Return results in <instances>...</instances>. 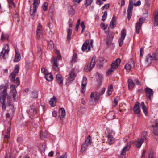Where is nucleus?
<instances>
[{
  "mask_svg": "<svg viewBox=\"0 0 158 158\" xmlns=\"http://www.w3.org/2000/svg\"><path fill=\"white\" fill-rule=\"evenodd\" d=\"M67 155L66 153H64L61 155L59 158H66Z\"/></svg>",
  "mask_w": 158,
  "mask_h": 158,
  "instance_id": "obj_59",
  "label": "nucleus"
},
{
  "mask_svg": "<svg viewBox=\"0 0 158 158\" xmlns=\"http://www.w3.org/2000/svg\"><path fill=\"white\" fill-rule=\"evenodd\" d=\"M105 88H103L100 92H95V96L94 98V101L97 102L99 98L105 92Z\"/></svg>",
  "mask_w": 158,
  "mask_h": 158,
  "instance_id": "obj_20",
  "label": "nucleus"
},
{
  "mask_svg": "<svg viewBox=\"0 0 158 158\" xmlns=\"http://www.w3.org/2000/svg\"><path fill=\"white\" fill-rule=\"evenodd\" d=\"M89 45V40H86L83 44L82 47V50L84 51L88 52V48Z\"/></svg>",
  "mask_w": 158,
  "mask_h": 158,
  "instance_id": "obj_19",
  "label": "nucleus"
},
{
  "mask_svg": "<svg viewBox=\"0 0 158 158\" xmlns=\"http://www.w3.org/2000/svg\"><path fill=\"white\" fill-rule=\"evenodd\" d=\"M40 136L41 138H43L44 137V138H46L47 135L45 133L41 132L40 134Z\"/></svg>",
  "mask_w": 158,
  "mask_h": 158,
  "instance_id": "obj_56",
  "label": "nucleus"
},
{
  "mask_svg": "<svg viewBox=\"0 0 158 158\" xmlns=\"http://www.w3.org/2000/svg\"><path fill=\"white\" fill-rule=\"evenodd\" d=\"M154 133L156 135H158V127L155 126L154 127Z\"/></svg>",
  "mask_w": 158,
  "mask_h": 158,
  "instance_id": "obj_51",
  "label": "nucleus"
},
{
  "mask_svg": "<svg viewBox=\"0 0 158 158\" xmlns=\"http://www.w3.org/2000/svg\"><path fill=\"white\" fill-rule=\"evenodd\" d=\"M56 79L57 82L61 85L63 84V78L62 76L59 73L56 76Z\"/></svg>",
  "mask_w": 158,
  "mask_h": 158,
  "instance_id": "obj_24",
  "label": "nucleus"
},
{
  "mask_svg": "<svg viewBox=\"0 0 158 158\" xmlns=\"http://www.w3.org/2000/svg\"><path fill=\"white\" fill-rule=\"evenodd\" d=\"M141 5V1L140 0L138 1L135 4H134V6H139Z\"/></svg>",
  "mask_w": 158,
  "mask_h": 158,
  "instance_id": "obj_63",
  "label": "nucleus"
},
{
  "mask_svg": "<svg viewBox=\"0 0 158 158\" xmlns=\"http://www.w3.org/2000/svg\"><path fill=\"white\" fill-rule=\"evenodd\" d=\"M133 1L130 0L127 9V18L129 20L131 19L132 16V11L133 8Z\"/></svg>",
  "mask_w": 158,
  "mask_h": 158,
  "instance_id": "obj_9",
  "label": "nucleus"
},
{
  "mask_svg": "<svg viewBox=\"0 0 158 158\" xmlns=\"http://www.w3.org/2000/svg\"><path fill=\"white\" fill-rule=\"evenodd\" d=\"M75 77L76 74L74 73V69H72L69 73L68 77L66 79L67 82H69L73 81Z\"/></svg>",
  "mask_w": 158,
  "mask_h": 158,
  "instance_id": "obj_11",
  "label": "nucleus"
},
{
  "mask_svg": "<svg viewBox=\"0 0 158 158\" xmlns=\"http://www.w3.org/2000/svg\"><path fill=\"white\" fill-rule=\"evenodd\" d=\"M115 20H112L110 23V26L112 28H114L115 27L114 23Z\"/></svg>",
  "mask_w": 158,
  "mask_h": 158,
  "instance_id": "obj_53",
  "label": "nucleus"
},
{
  "mask_svg": "<svg viewBox=\"0 0 158 158\" xmlns=\"http://www.w3.org/2000/svg\"><path fill=\"white\" fill-rule=\"evenodd\" d=\"M42 31V26L41 24L39 23L37 26L36 31Z\"/></svg>",
  "mask_w": 158,
  "mask_h": 158,
  "instance_id": "obj_54",
  "label": "nucleus"
},
{
  "mask_svg": "<svg viewBox=\"0 0 158 158\" xmlns=\"http://www.w3.org/2000/svg\"><path fill=\"white\" fill-rule=\"evenodd\" d=\"M131 145V142H128L127 143L126 146L124 147L122 150L121 155L123 156L125 155L126 151H128L130 149Z\"/></svg>",
  "mask_w": 158,
  "mask_h": 158,
  "instance_id": "obj_15",
  "label": "nucleus"
},
{
  "mask_svg": "<svg viewBox=\"0 0 158 158\" xmlns=\"http://www.w3.org/2000/svg\"><path fill=\"white\" fill-rule=\"evenodd\" d=\"M72 30L71 28L67 29V41L68 42H69L71 40V36L72 34Z\"/></svg>",
  "mask_w": 158,
  "mask_h": 158,
  "instance_id": "obj_29",
  "label": "nucleus"
},
{
  "mask_svg": "<svg viewBox=\"0 0 158 158\" xmlns=\"http://www.w3.org/2000/svg\"><path fill=\"white\" fill-rule=\"evenodd\" d=\"M15 58L14 60V61L15 62H19L21 59V56L19 51L18 49L16 48H15Z\"/></svg>",
  "mask_w": 158,
  "mask_h": 158,
  "instance_id": "obj_17",
  "label": "nucleus"
},
{
  "mask_svg": "<svg viewBox=\"0 0 158 158\" xmlns=\"http://www.w3.org/2000/svg\"><path fill=\"white\" fill-rule=\"evenodd\" d=\"M144 141V138L139 139L135 141L134 143L136 147L140 148Z\"/></svg>",
  "mask_w": 158,
  "mask_h": 158,
  "instance_id": "obj_22",
  "label": "nucleus"
},
{
  "mask_svg": "<svg viewBox=\"0 0 158 158\" xmlns=\"http://www.w3.org/2000/svg\"><path fill=\"white\" fill-rule=\"evenodd\" d=\"M9 6L10 8H13L15 7V5L13 2V0H7Z\"/></svg>",
  "mask_w": 158,
  "mask_h": 158,
  "instance_id": "obj_36",
  "label": "nucleus"
},
{
  "mask_svg": "<svg viewBox=\"0 0 158 158\" xmlns=\"http://www.w3.org/2000/svg\"><path fill=\"white\" fill-rule=\"evenodd\" d=\"M90 138L91 137L90 135H89L84 143H85L86 145L88 146L90 145L91 144Z\"/></svg>",
  "mask_w": 158,
  "mask_h": 158,
  "instance_id": "obj_40",
  "label": "nucleus"
},
{
  "mask_svg": "<svg viewBox=\"0 0 158 158\" xmlns=\"http://www.w3.org/2000/svg\"><path fill=\"white\" fill-rule=\"evenodd\" d=\"M155 60L156 59L155 54L153 53L152 56L150 55H148L146 58L145 62L147 65H148L151 64L153 60Z\"/></svg>",
  "mask_w": 158,
  "mask_h": 158,
  "instance_id": "obj_12",
  "label": "nucleus"
},
{
  "mask_svg": "<svg viewBox=\"0 0 158 158\" xmlns=\"http://www.w3.org/2000/svg\"><path fill=\"white\" fill-rule=\"evenodd\" d=\"M93 0H85L84 4L86 7L91 5L93 2Z\"/></svg>",
  "mask_w": 158,
  "mask_h": 158,
  "instance_id": "obj_39",
  "label": "nucleus"
},
{
  "mask_svg": "<svg viewBox=\"0 0 158 158\" xmlns=\"http://www.w3.org/2000/svg\"><path fill=\"white\" fill-rule=\"evenodd\" d=\"M7 87L3 85L0 86V102L2 105V108L3 110L6 108V98L7 95Z\"/></svg>",
  "mask_w": 158,
  "mask_h": 158,
  "instance_id": "obj_2",
  "label": "nucleus"
},
{
  "mask_svg": "<svg viewBox=\"0 0 158 158\" xmlns=\"http://www.w3.org/2000/svg\"><path fill=\"white\" fill-rule=\"evenodd\" d=\"M128 88L129 89H131L135 86V84L133 82L132 80L129 79L127 80Z\"/></svg>",
  "mask_w": 158,
  "mask_h": 158,
  "instance_id": "obj_27",
  "label": "nucleus"
},
{
  "mask_svg": "<svg viewBox=\"0 0 158 158\" xmlns=\"http://www.w3.org/2000/svg\"><path fill=\"white\" fill-rule=\"evenodd\" d=\"M37 53L39 56L41 55L42 53L41 49L40 46L38 47Z\"/></svg>",
  "mask_w": 158,
  "mask_h": 158,
  "instance_id": "obj_58",
  "label": "nucleus"
},
{
  "mask_svg": "<svg viewBox=\"0 0 158 158\" xmlns=\"http://www.w3.org/2000/svg\"><path fill=\"white\" fill-rule=\"evenodd\" d=\"M12 16L13 17V20L16 22H19V17L17 12L16 11H15L13 13Z\"/></svg>",
  "mask_w": 158,
  "mask_h": 158,
  "instance_id": "obj_33",
  "label": "nucleus"
},
{
  "mask_svg": "<svg viewBox=\"0 0 158 158\" xmlns=\"http://www.w3.org/2000/svg\"><path fill=\"white\" fill-rule=\"evenodd\" d=\"M87 79L85 77H83L82 81L81 91L82 93L85 92L86 89V86L87 84Z\"/></svg>",
  "mask_w": 158,
  "mask_h": 158,
  "instance_id": "obj_16",
  "label": "nucleus"
},
{
  "mask_svg": "<svg viewBox=\"0 0 158 158\" xmlns=\"http://www.w3.org/2000/svg\"><path fill=\"white\" fill-rule=\"evenodd\" d=\"M95 58L94 57L92 58L91 62L88 64L84 68V70L86 72L91 71L95 64Z\"/></svg>",
  "mask_w": 158,
  "mask_h": 158,
  "instance_id": "obj_8",
  "label": "nucleus"
},
{
  "mask_svg": "<svg viewBox=\"0 0 158 158\" xmlns=\"http://www.w3.org/2000/svg\"><path fill=\"white\" fill-rule=\"evenodd\" d=\"M145 91L146 93L147 98L151 99V97L153 95V93L152 90L149 87H147L145 89Z\"/></svg>",
  "mask_w": 158,
  "mask_h": 158,
  "instance_id": "obj_14",
  "label": "nucleus"
},
{
  "mask_svg": "<svg viewBox=\"0 0 158 158\" xmlns=\"http://www.w3.org/2000/svg\"><path fill=\"white\" fill-rule=\"evenodd\" d=\"M126 35V30L124 29H123L121 32V36L118 40L119 46L121 47L123 44V41Z\"/></svg>",
  "mask_w": 158,
  "mask_h": 158,
  "instance_id": "obj_10",
  "label": "nucleus"
},
{
  "mask_svg": "<svg viewBox=\"0 0 158 158\" xmlns=\"http://www.w3.org/2000/svg\"><path fill=\"white\" fill-rule=\"evenodd\" d=\"M69 28H72V23L71 22V20L69 19Z\"/></svg>",
  "mask_w": 158,
  "mask_h": 158,
  "instance_id": "obj_64",
  "label": "nucleus"
},
{
  "mask_svg": "<svg viewBox=\"0 0 158 158\" xmlns=\"http://www.w3.org/2000/svg\"><path fill=\"white\" fill-rule=\"evenodd\" d=\"M148 158H155L154 153L152 151L149 152Z\"/></svg>",
  "mask_w": 158,
  "mask_h": 158,
  "instance_id": "obj_49",
  "label": "nucleus"
},
{
  "mask_svg": "<svg viewBox=\"0 0 158 158\" xmlns=\"http://www.w3.org/2000/svg\"><path fill=\"white\" fill-rule=\"evenodd\" d=\"M88 146L85 143H83L81 146V151L82 152H84L87 149Z\"/></svg>",
  "mask_w": 158,
  "mask_h": 158,
  "instance_id": "obj_42",
  "label": "nucleus"
},
{
  "mask_svg": "<svg viewBox=\"0 0 158 158\" xmlns=\"http://www.w3.org/2000/svg\"><path fill=\"white\" fill-rule=\"evenodd\" d=\"M101 27L102 29L105 30L107 26H106L104 23H102L101 24Z\"/></svg>",
  "mask_w": 158,
  "mask_h": 158,
  "instance_id": "obj_60",
  "label": "nucleus"
},
{
  "mask_svg": "<svg viewBox=\"0 0 158 158\" xmlns=\"http://www.w3.org/2000/svg\"><path fill=\"white\" fill-rule=\"evenodd\" d=\"M113 35L111 33L107 35L106 39V44L108 45L111 44L113 39Z\"/></svg>",
  "mask_w": 158,
  "mask_h": 158,
  "instance_id": "obj_25",
  "label": "nucleus"
},
{
  "mask_svg": "<svg viewBox=\"0 0 158 158\" xmlns=\"http://www.w3.org/2000/svg\"><path fill=\"white\" fill-rule=\"evenodd\" d=\"M60 114L59 116L61 119L64 118L66 115L65 109L63 108L59 109Z\"/></svg>",
  "mask_w": 158,
  "mask_h": 158,
  "instance_id": "obj_26",
  "label": "nucleus"
},
{
  "mask_svg": "<svg viewBox=\"0 0 158 158\" xmlns=\"http://www.w3.org/2000/svg\"><path fill=\"white\" fill-rule=\"evenodd\" d=\"M10 88L11 91L10 94V95L7 97L8 103L10 108L11 111H14V106L12 104V102L13 99L15 102H17L18 101L17 99V93L16 92L15 85H11Z\"/></svg>",
  "mask_w": 158,
  "mask_h": 158,
  "instance_id": "obj_1",
  "label": "nucleus"
},
{
  "mask_svg": "<svg viewBox=\"0 0 158 158\" xmlns=\"http://www.w3.org/2000/svg\"><path fill=\"white\" fill-rule=\"evenodd\" d=\"M54 44L52 41H50L48 44V47L49 49H52L54 47Z\"/></svg>",
  "mask_w": 158,
  "mask_h": 158,
  "instance_id": "obj_43",
  "label": "nucleus"
},
{
  "mask_svg": "<svg viewBox=\"0 0 158 158\" xmlns=\"http://www.w3.org/2000/svg\"><path fill=\"white\" fill-rule=\"evenodd\" d=\"M119 98V97L118 96H117L114 98V101L112 103V106L113 107H115L117 105Z\"/></svg>",
  "mask_w": 158,
  "mask_h": 158,
  "instance_id": "obj_41",
  "label": "nucleus"
},
{
  "mask_svg": "<svg viewBox=\"0 0 158 158\" xmlns=\"http://www.w3.org/2000/svg\"><path fill=\"white\" fill-rule=\"evenodd\" d=\"M8 37L9 36L7 34H4L3 32H2L1 38V40L2 41L6 40L8 39Z\"/></svg>",
  "mask_w": 158,
  "mask_h": 158,
  "instance_id": "obj_37",
  "label": "nucleus"
},
{
  "mask_svg": "<svg viewBox=\"0 0 158 158\" xmlns=\"http://www.w3.org/2000/svg\"><path fill=\"white\" fill-rule=\"evenodd\" d=\"M19 69V66L16 65L15 66L14 71L11 73L9 76L11 78V82L15 83L16 87L18 86L20 84L19 78V77H17L15 79V77L18 75Z\"/></svg>",
  "mask_w": 158,
  "mask_h": 158,
  "instance_id": "obj_3",
  "label": "nucleus"
},
{
  "mask_svg": "<svg viewBox=\"0 0 158 158\" xmlns=\"http://www.w3.org/2000/svg\"><path fill=\"white\" fill-rule=\"evenodd\" d=\"M77 55L76 54H74L73 56L71 63L72 64L74 63L77 61Z\"/></svg>",
  "mask_w": 158,
  "mask_h": 158,
  "instance_id": "obj_45",
  "label": "nucleus"
},
{
  "mask_svg": "<svg viewBox=\"0 0 158 158\" xmlns=\"http://www.w3.org/2000/svg\"><path fill=\"white\" fill-rule=\"evenodd\" d=\"M127 70V72H129L131 69V65L128 64H127L125 65L124 67Z\"/></svg>",
  "mask_w": 158,
  "mask_h": 158,
  "instance_id": "obj_47",
  "label": "nucleus"
},
{
  "mask_svg": "<svg viewBox=\"0 0 158 158\" xmlns=\"http://www.w3.org/2000/svg\"><path fill=\"white\" fill-rule=\"evenodd\" d=\"M46 80L48 81H51L53 80V77L51 73H48L44 77Z\"/></svg>",
  "mask_w": 158,
  "mask_h": 158,
  "instance_id": "obj_32",
  "label": "nucleus"
},
{
  "mask_svg": "<svg viewBox=\"0 0 158 158\" xmlns=\"http://www.w3.org/2000/svg\"><path fill=\"white\" fill-rule=\"evenodd\" d=\"M10 128L9 127L8 128L5 135L4 136V138L5 139H8L10 138Z\"/></svg>",
  "mask_w": 158,
  "mask_h": 158,
  "instance_id": "obj_38",
  "label": "nucleus"
},
{
  "mask_svg": "<svg viewBox=\"0 0 158 158\" xmlns=\"http://www.w3.org/2000/svg\"><path fill=\"white\" fill-rule=\"evenodd\" d=\"M37 37L38 39H40L42 37L43 31H36Z\"/></svg>",
  "mask_w": 158,
  "mask_h": 158,
  "instance_id": "obj_44",
  "label": "nucleus"
},
{
  "mask_svg": "<svg viewBox=\"0 0 158 158\" xmlns=\"http://www.w3.org/2000/svg\"><path fill=\"white\" fill-rule=\"evenodd\" d=\"M41 71L42 73L45 74V75L48 73L47 70L44 67L42 68Z\"/></svg>",
  "mask_w": 158,
  "mask_h": 158,
  "instance_id": "obj_52",
  "label": "nucleus"
},
{
  "mask_svg": "<svg viewBox=\"0 0 158 158\" xmlns=\"http://www.w3.org/2000/svg\"><path fill=\"white\" fill-rule=\"evenodd\" d=\"M56 54L57 56V57H53V60L52 59V61H53V64L54 65V67H53V69L56 71H58L59 70L58 66V60L59 59H61V56L59 54V51H57L56 52Z\"/></svg>",
  "mask_w": 158,
  "mask_h": 158,
  "instance_id": "obj_6",
  "label": "nucleus"
},
{
  "mask_svg": "<svg viewBox=\"0 0 158 158\" xmlns=\"http://www.w3.org/2000/svg\"><path fill=\"white\" fill-rule=\"evenodd\" d=\"M68 12L70 15L73 16L75 14V10L71 6H69L68 7Z\"/></svg>",
  "mask_w": 158,
  "mask_h": 158,
  "instance_id": "obj_35",
  "label": "nucleus"
},
{
  "mask_svg": "<svg viewBox=\"0 0 158 158\" xmlns=\"http://www.w3.org/2000/svg\"><path fill=\"white\" fill-rule=\"evenodd\" d=\"M81 26L82 27V30L81 31V33H83V32L84 31V30L85 28V25H84V22L83 21H82L81 23Z\"/></svg>",
  "mask_w": 158,
  "mask_h": 158,
  "instance_id": "obj_48",
  "label": "nucleus"
},
{
  "mask_svg": "<svg viewBox=\"0 0 158 158\" xmlns=\"http://www.w3.org/2000/svg\"><path fill=\"white\" fill-rule=\"evenodd\" d=\"M107 117L110 120L117 118L114 113L113 112L109 113L107 115Z\"/></svg>",
  "mask_w": 158,
  "mask_h": 158,
  "instance_id": "obj_28",
  "label": "nucleus"
},
{
  "mask_svg": "<svg viewBox=\"0 0 158 158\" xmlns=\"http://www.w3.org/2000/svg\"><path fill=\"white\" fill-rule=\"evenodd\" d=\"M106 129L109 135L112 134L114 132L113 131L112 129H110L107 128Z\"/></svg>",
  "mask_w": 158,
  "mask_h": 158,
  "instance_id": "obj_62",
  "label": "nucleus"
},
{
  "mask_svg": "<svg viewBox=\"0 0 158 158\" xmlns=\"http://www.w3.org/2000/svg\"><path fill=\"white\" fill-rule=\"evenodd\" d=\"M9 52V47L8 44L4 45L0 53V57L4 60L6 59L8 56Z\"/></svg>",
  "mask_w": 158,
  "mask_h": 158,
  "instance_id": "obj_5",
  "label": "nucleus"
},
{
  "mask_svg": "<svg viewBox=\"0 0 158 158\" xmlns=\"http://www.w3.org/2000/svg\"><path fill=\"white\" fill-rule=\"evenodd\" d=\"M32 97L34 98H37L38 97V94L35 90H34L32 92Z\"/></svg>",
  "mask_w": 158,
  "mask_h": 158,
  "instance_id": "obj_50",
  "label": "nucleus"
},
{
  "mask_svg": "<svg viewBox=\"0 0 158 158\" xmlns=\"http://www.w3.org/2000/svg\"><path fill=\"white\" fill-rule=\"evenodd\" d=\"M143 19L142 17L140 18L136 24V32L137 34H139L140 31V30L143 23Z\"/></svg>",
  "mask_w": 158,
  "mask_h": 158,
  "instance_id": "obj_13",
  "label": "nucleus"
},
{
  "mask_svg": "<svg viewBox=\"0 0 158 158\" xmlns=\"http://www.w3.org/2000/svg\"><path fill=\"white\" fill-rule=\"evenodd\" d=\"M110 6L109 4H106L102 8V10H103L104 8L106 9H108Z\"/></svg>",
  "mask_w": 158,
  "mask_h": 158,
  "instance_id": "obj_61",
  "label": "nucleus"
},
{
  "mask_svg": "<svg viewBox=\"0 0 158 158\" xmlns=\"http://www.w3.org/2000/svg\"><path fill=\"white\" fill-rule=\"evenodd\" d=\"M121 62L120 58H117L115 61H114L111 64V67L107 71L106 74L108 75H110L114 70L118 68Z\"/></svg>",
  "mask_w": 158,
  "mask_h": 158,
  "instance_id": "obj_4",
  "label": "nucleus"
},
{
  "mask_svg": "<svg viewBox=\"0 0 158 158\" xmlns=\"http://www.w3.org/2000/svg\"><path fill=\"white\" fill-rule=\"evenodd\" d=\"M108 144L111 145L114 143V138L110 135H108L107 136Z\"/></svg>",
  "mask_w": 158,
  "mask_h": 158,
  "instance_id": "obj_31",
  "label": "nucleus"
},
{
  "mask_svg": "<svg viewBox=\"0 0 158 158\" xmlns=\"http://www.w3.org/2000/svg\"><path fill=\"white\" fill-rule=\"evenodd\" d=\"M29 115L32 116H35L37 113V111L34 106H31L29 110H27Z\"/></svg>",
  "mask_w": 158,
  "mask_h": 158,
  "instance_id": "obj_18",
  "label": "nucleus"
},
{
  "mask_svg": "<svg viewBox=\"0 0 158 158\" xmlns=\"http://www.w3.org/2000/svg\"><path fill=\"white\" fill-rule=\"evenodd\" d=\"M144 54V48L142 47L140 50V57H142Z\"/></svg>",
  "mask_w": 158,
  "mask_h": 158,
  "instance_id": "obj_55",
  "label": "nucleus"
},
{
  "mask_svg": "<svg viewBox=\"0 0 158 158\" xmlns=\"http://www.w3.org/2000/svg\"><path fill=\"white\" fill-rule=\"evenodd\" d=\"M154 25L157 26L158 25V10L155 12L153 20Z\"/></svg>",
  "mask_w": 158,
  "mask_h": 158,
  "instance_id": "obj_21",
  "label": "nucleus"
},
{
  "mask_svg": "<svg viewBox=\"0 0 158 158\" xmlns=\"http://www.w3.org/2000/svg\"><path fill=\"white\" fill-rule=\"evenodd\" d=\"M56 98L54 96L49 101V103L51 106L54 107L56 105Z\"/></svg>",
  "mask_w": 158,
  "mask_h": 158,
  "instance_id": "obj_30",
  "label": "nucleus"
},
{
  "mask_svg": "<svg viewBox=\"0 0 158 158\" xmlns=\"http://www.w3.org/2000/svg\"><path fill=\"white\" fill-rule=\"evenodd\" d=\"M40 3V0H34L32 5H33L32 9H31L30 14L31 16H35V13L37 11V8L38 7V5Z\"/></svg>",
  "mask_w": 158,
  "mask_h": 158,
  "instance_id": "obj_7",
  "label": "nucleus"
},
{
  "mask_svg": "<svg viewBox=\"0 0 158 158\" xmlns=\"http://www.w3.org/2000/svg\"><path fill=\"white\" fill-rule=\"evenodd\" d=\"M93 42V40H91L90 42H89V45L88 48V51H90L91 49V48L92 46V45Z\"/></svg>",
  "mask_w": 158,
  "mask_h": 158,
  "instance_id": "obj_57",
  "label": "nucleus"
},
{
  "mask_svg": "<svg viewBox=\"0 0 158 158\" xmlns=\"http://www.w3.org/2000/svg\"><path fill=\"white\" fill-rule=\"evenodd\" d=\"M139 104V102H137L134 105L133 110L135 114H138L140 112V110Z\"/></svg>",
  "mask_w": 158,
  "mask_h": 158,
  "instance_id": "obj_23",
  "label": "nucleus"
},
{
  "mask_svg": "<svg viewBox=\"0 0 158 158\" xmlns=\"http://www.w3.org/2000/svg\"><path fill=\"white\" fill-rule=\"evenodd\" d=\"M140 106H142V109L143 113L146 115L147 114V107L145 106L144 103L143 102H142L141 103Z\"/></svg>",
  "mask_w": 158,
  "mask_h": 158,
  "instance_id": "obj_34",
  "label": "nucleus"
},
{
  "mask_svg": "<svg viewBox=\"0 0 158 158\" xmlns=\"http://www.w3.org/2000/svg\"><path fill=\"white\" fill-rule=\"evenodd\" d=\"M48 4L47 2H45L43 5L42 8L43 10L44 11H46L47 10Z\"/></svg>",
  "mask_w": 158,
  "mask_h": 158,
  "instance_id": "obj_46",
  "label": "nucleus"
}]
</instances>
